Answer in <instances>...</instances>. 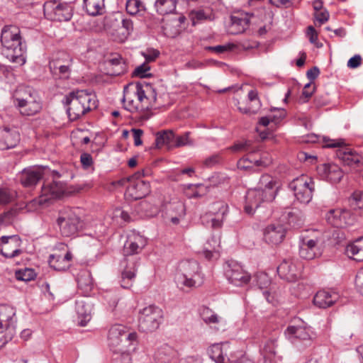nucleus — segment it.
I'll return each instance as SVG.
<instances>
[{"mask_svg": "<svg viewBox=\"0 0 363 363\" xmlns=\"http://www.w3.org/2000/svg\"><path fill=\"white\" fill-rule=\"evenodd\" d=\"M2 54L11 62L23 65L26 62V43L23 41L20 28L14 25L4 26L1 33Z\"/></svg>", "mask_w": 363, "mask_h": 363, "instance_id": "obj_1", "label": "nucleus"}, {"mask_svg": "<svg viewBox=\"0 0 363 363\" xmlns=\"http://www.w3.org/2000/svg\"><path fill=\"white\" fill-rule=\"evenodd\" d=\"M62 102L67 107V113L72 121L78 120L97 107L95 95L82 89L70 91L65 95Z\"/></svg>", "mask_w": 363, "mask_h": 363, "instance_id": "obj_2", "label": "nucleus"}, {"mask_svg": "<svg viewBox=\"0 0 363 363\" xmlns=\"http://www.w3.org/2000/svg\"><path fill=\"white\" fill-rule=\"evenodd\" d=\"M15 108L23 116H33L43 109V101L33 87L20 85L12 95Z\"/></svg>", "mask_w": 363, "mask_h": 363, "instance_id": "obj_3", "label": "nucleus"}, {"mask_svg": "<svg viewBox=\"0 0 363 363\" xmlns=\"http://www.w3.org/2000/svg\"><path fill=\"white\" fill-rule=\"evenodd\" d=\"M79 208H63L59 211L56 223L63 237L74 236L82 229L84 222L79 215Z\"/></svg>", "mask_w": 363, "mask_h": 363, "instance_id": "obj_4", "label": "nucleus"}, {"mask_svg": "<svg viewBox=\"0 0 363 363\" xmlns=\"http://www.w3.org/2000/svg\"><path fill=\"white\" fill-rule=\"evenodd\" d=\"M73 58L65 51H57L52 55L49 69L55 79H68L70 77Z\"/></svg>", "mask_w": 363, "mask_h": 363, "instance_id": "obj_5", "label": "nucleus"}, {"mask_svg": "<svg viewBox=\"0 0 363 363\" xmlns=\"http://www.w3.org/2000/svg\"><path fill=\"white\" fill-rule=\"evenodd\" d=\"M163 312L161 308L150 305L139 312L138 328L143 333H152L156 330L162 321Z\"/></svg>", "mask_w": 363, "mask_h": 363, "instance_id": "obj_6", "label": "nucleus"}, {"mask_svg": "<svg viewBox=\"0 0 363 363\" xmlns=\"http://www.w3.org/2000/svg\"><path fill=\"white\" fill-rule=\"evenodd\" d=\"M289 188L294 192L296 199L303 203H308L313 197L315 188L314 182L304 175L294 179Z\"/></svg>", "mask_w": 363, "mask_h": 363, "instance_id": "obj_7", "label": "nucleus"}, {"mask_svg": "<svg viewBox=\"0 0 363 363\" xmlns=\"http://www.w3.org/2000/svg\"><path fill=\"white\" fill-rule=\"evenodd\" d=\"M45 16L52 21H68L73 15V6L69 4H57L56 1H46L43 5Z\"/></svg>", "mask_w": 363, "mask_h": 363, "instance_id": "obj_8", "label": "nucleus"}, {"mask_svg": "<svg viewBox=\"0 0 363 363\" xmlns=\"http://www.w3.org/2000/svg\"><path fill=\"white\" fill-rule=\"evenodd\" d=\"M325 142L330 141L324 138ZM345 142L343 140H339L337 142L331 140V143H327L325 147H341L336 152L337 157L345 165L350 167H357L362 161V157L356 151L352 150L348 147H343Z\"/></svg>", "mask_w": 363, "mask_h": 363, "instance_id": "obj_9", "label": "nucleus"}, {"mask_svg": "<svg viewBox=\"0 0 363 363\" xmlns=\"http://www.w3.org/2000/svg\"><path fill=\"white\" fill-rule=\"evenodd\" d=\"M146 239L140 235L133 234L128 237L123 246V255L125 257L123 264H130L128 259H133L136 262V267L138 266V258L135 255L139 254L146 245Z\"/></svg>", "mask_w": 363, "mask_h": 363, "instance_id": "obj_10", "label": "nucleus"}, {"mask_svg": "<svg viewBox=\"0 0 363 363\" xmlns=\"http://www.w3.org/2000/svg\"><path fill=\"white\" fill-rule=\"evenodd\" d=\"M285 335L294 343L296 341L303 342L306 346L311 345L316 338L315 333L304 324L289 325L285 330Z\"/></svg>", "mask_w": 363, "mask_h": 363, "instance_id": "obj_11", "label": "nucleus"}, {"mask_svg": "<svg viewBox=\"0 0 363 363\" xmlns=\"http://www.w3.org/2000/svg\"><path fill=\"white\" fill-rule=\"evenodd\" d=\"M161 212L164 219L169 220L174 225H178L180 220L183 219L186 215V207L182 201L174 199L164 203L161 207Z\"/></svg>", "mask_w": 363, "mask_h": 363, "instance_id": "obj_12", "label": "nucleus"}, {"mask_svg": "<svg viewBox=\"0 0 363 363\" xmlns=\"http://www.w3.org/2000/svg\"><path fill=\"white\" fill-rule=\"evenodd\" d=\"M225 276L229 282L236 286H242L247 284L251 278L250 275L243 270L238 263L234 261L226 262Z\"/></svg>", "mask_w": 363, "mask_h": 363, "instance_id": "obj_13", "label": "nucleus"}, {"mask_svg": "<svg viewBox=\"0 0 363 363\" xmlns=\"http://www.w3.org/2000/svg\"><path fill=\"white\" fill-rule=\"evenodd\" d=\"M301 264L294 259H285L277 267V273L281 279L293 282L301 277Z\"/></svg>", "mask_w": 363, "mask_h": 363, "instance_id": "obj_14", "label": "nucleus"}, {"mask_svg": "<svg viewBox=\"0 0 363 363\" xmlns=\"http://www.w3.org/2000/svg\"><path fill=\"white\" fill-rule=\"evenodd\" d=\"M125 327L123 325L116 324L113 325L108 331V345L115 353H121L128 357L127 350L124 345V330Z\"/></svg>", "mask_w": 363, "mask_h": 363, "instance_id": "obj_15", "label": "nucleus"}, {"mask_svg": "<svg viewBox=\"0 0 363 363\" xmlns=\"http://www.w3.org/2000/svg\"><path fill=\"white\" fill-rule=\"evenodd\" d=\"M179 274L177 275L178 282L187 287L195 284L193 277L199 271V264L194 260L182 261L179 267Z\"/></svg>", "mask_w": 363, "mask_h": 363, "instance_id": "obj_16", "label": "nucleus"}, {"mask_svg": "<svg viewBox=\"0 0 363 363\" xmlns=\"http://www.w3.org/2000/svg\"><path fill=\"white\" fill-rule=\"evenodd\" d=\"M143 177H137L127 187L125 196L129 200H139L150 193V185L148 182L142 179Z\"/></svg>", "mask_w": 363, "mask_h": 363, "instance_id": "obj_17", "label": "nucleus"}, {"mask_svg": "<svg viewBox=\"0 0 363 363\" xmlns=\"http://www.w3.org/2000/svg\"><path fill=\"white\" fill-rule=\"evenodd\" d=\"M21 239L18 235L2 236L0 239V254L6 258H13L22 252L19 249Z\"/></svg>", "mask_w": 363, "mask_h": 363, "instance_id": "obj_18", "label": "nucleus"}, {"mask_svg": "<svg viewBox=\"0 0 363 363\" xmlns=\"http://www.w3.org/2000/svg\"><path fill=\"white\" fill-rule=\"evenodd\" d=\"M279 188V186L277 180L267 174L261 176L256 187V189L264 193L263 195L265 197V201L267 202H272L274 200Z\"/></svg>", "mask_w": 363, "mask_h": 363, "instance_id": "obj_19", "label": "nucleus"}, {"mask_svg": "<svg viewBox=\"0 0 363 363\" xmlns=\"http://www.w3.org/2000/svg\"><path fill=\"white\" fill-rule=\"evenodd\" d=\"M350 211L345 209H331L326 213L325 219L333 227L342 228L350 224Z\"/></svg>", "mask_w": 363, "mask_h": 363, "instance_id": "obj_20", "label": "nucleus"}, {"mask_svg": "<svg viewBox=\"0 0 363 363\" xmlns=\"http://www.w3.org/2000/svg\"><path fill=\"white\" fill-rule=\"evenodd\" d=\"M21 140L20 133L15 129L4 126L0 129V150L14 148Z\"/></svg>", "mask_w": 363, "mask_h": 363, "instance_id": "obj_21", "label": "nucleus"}, {"mask_svg": "<svg viewBox=\"0 0 363 363\" xmlns=\"http://www.w3.org/2000/svg\"><path fill=\"white\" fill-rule=\"evenodd\" d=\"M263 192L257 189H250L245 196V212L249 215H252L255 211L265 201Z\"/></svg>", "mask_w": 363, "mask_h": 363, "instance_id": "obj_22", "label": "nucleus"}, {"mask_svg": "<svg viewBox=\"0 0 363 363\" xmlns=\"http://www.w3.org/2000/svg\"><path fill=\"white\" fill-rule=\"evenodd\" d=\"M286 235V230L282 225H269L264 231V240L272 245L281 243Z\"/></svg>", "mask_w": 363, "mask_h": 363, "instance_id": "obj_23", "label": "nucleus"}, {"mask_svg": "<svg viewBox=\"0 0 363 363\" xmlns=\"http://www.w3.org/2000/svg\"><path fill=\"white\" fill-rule=\"evenodd\" d=\"M318 239L303 238L299 247V255L305 259H313L320 254Z\"/></svg>", "mask_w": 363, "mask_h": 363, "instance_id": "obj_24", "label": "nucleus"}, {"mask_svg": "<svg viewBox=\"0 0 363 363\" xmlns=\"http://www.w3.org/2000/svg\"><path fill=\"white\" fill-rule=\"evenodd\" d=\"M41 193V197H45L44 201L60 198L65 193L64 184L53 181L52 183L43 184Z\"/></svg>", "mask_w": 363, "mask_h": 363, "instance_id": "obj_25", "label": "nucleus"}, {"mask_svg": "<svg viewBox=\"0 0 363 363\" xmlns=\"http://www.w3.org/2000/svg\"><path fill=\"white\" fill-rule=\"evenodd\" d=\"M43 169L30 168L24 169L20 176V181L25 187H31L38 184L43 178Z\"/></svg>", "mask_w": 363, "mask_h": 363, "instance_id": "obj_26", "label": "nucleus"}, {"mask_svg": "<svg viewBox=\"0 0 363 363\" xmlns=\"http://www.w3.org/2000/svg\"><path fill=\"white\" fill-rule=\"evenodd\" d=\"M338 298L337 293L323 290L316 293L313 297V303L320 308H327L336 303Z\"/></svg>", "mask_w": 363, "mask_h": 363, "instance_id": "obj_27", "label": "nucleus"}, {"mask_svg": "<svg viewBox=\"0 0 363 363\" xmlns=\"http://www.w3.org/2000/svg\"><path fill=\"white\" fill-rule=\"evenodd\" d=\"M214 216L210 218L211 227L213 228H220L223 220L228 213V206L223 202L215 203L213 206Z\"/></svg>", "mask_w": 363, "mask_h": 363, "instance_id": "obj_28", "label": "nucleus"}, {"mask_svg": "<svg viewBox=\"0 0 363 363\" xmlns=\"http://www.w3.org/2000/svg\"><path fill=\"white\" fill-rule=\"evenodd\" d=\"M247 106H240V102L236 104L238 110L245 114H256L261 107V103L258 98V94L256 90H250L247 94Z\"/></svg>", "mask_w": 363, "mask_h": 363, "instance_id": "obj_29", "label": "nucleus"}, {"mask_svg": "<svg viewBox=\"0 0 363 363\" xmlns=\"http://www.w3.org/2000/svg\"><path fill=\"white\" fill-rule=\"evenodd\" d=\"M128 260L130 262L131 265L125 264L121 273V286L123 289H130L133 286L138 269L135 260L133 259H128Z\"/></svg>", "mask_w": 363, "mask_h": 363, "instance_id": "obj_30", "label": "nucleus"}, {"mask_svg": "<svg viewBox=\"0 0 363 363\" xmlns=\"http://www.w3.org/2000/svg\"><path fill=\"white\" fill-rule=\"evenodd\" d=\"M278 347L277 338H270L265 342L261 350V354L263 356L264 363H274Z\"/></svg>", "mask_w": 363, "mask_h": 363, "instance_id": "obj_31", "label": "nucleus"}, {"mask_svg": "<svg viewBox=\"0 0 363 363\" xmlns=\"http://www.w3.org/2000/svg\"><path fill=\"white\" fill-rule=\"evenodd\" d=\"M229 33L232 35L242 33L248 28L250 20L245 15L231 16Z\"/></svg>", "mask_w": 363, "mask_h": 363, "instance_id": "obj_32", "label": "nucleus"}, {"mask_svg": "<svg viewBox=\"0 0 363 363\" xmlns=\"http://www.w3.org/2000/svg\"><path fill=\"white\" fill-rule=\"evenodd\" d=\"M16 315L15 309L9 305H0V329L14 327L13 317Z\"/></svg>", "mask_w": 363, "mask_h": 363, "instance_id": "obj_33", "label": "nucleus"}, {"mask_svg": "<svg viewBox=\"0 0 363 363\" xmlns=\"http://www.w3.org/2000/svg\"><path fill=\"white\" fill-rule=\"evenodd\" d=\"M135 94L140 104L149 106L150 98L146 95V93L149 91L152 92L153 100H156V93L150 84L147 83L142 84L140 82H137L135 84Z\"/></svg>", "mask_w": 363, "mask_h": 363, "instance_id": "obj_34", "label": "nucleus"}, {"mask_svg": "<svg viewBox=\"0 0 363 363\" xmlns=\"http://www.w3.org/2000/svg\"><path fill=\"white\" fill-rule=\"evenodd\" d=\"M77 281L79 289L85 294H89L94 287L93 278L88 269H82L79 272Z\"/></svg>", "mask_w": 363, "mask_h": 363, "instance_id": "obj_35", "label": "nucleus"}, {"mask_svg": "<svg viewBox=\"0 0 363 363\" xmlns=\"http://www.w3.org/2000/svg\"><path fill=\"white\" fill-rule=\"evenodd\" d=\"M345 253L348 257L357 262H363V238L357 239L353 243L347 245Z\"/></svg>", "mask_w": 363, "mask_h": 363, "instance_id": "obj_36", "label": "nucleus"}, {"mask_svg": "<svg viewBox=\"0 0 363 363\" xmlns=\"http://www.w3.org/2000/svg\"><path fill=\"white\" fill-rule=\"evenodd\" d=\"M76 311L78 315L79 325L82 327L86 325L91 320V306L84 301H77L76 302Z\"/></svg>", "mask_w": 363, "mask_h": 363, "instance_id": "obj_37", "label": "nucleus"}, {"mask_svg": "<svg viewBox=\"0 0 363 363\" xmlns=\"http://www.w3.org/2000/svg\"><path fill=\"white\" fill-rule=\"evenodd\" d=\"M175 134L171 130L158 132L156 134L155 146L160 148L166 145L169 149L173 148L174 145Z\"/></svg>", "mask_w": 363, "mask_h": 363, "instance_id": "obj_38", "label": "nucleus"}, {"mask_svg": "<svg viewBox=\"0 0 363 363\" xmlns=\"http://www.w3.org/2000/svg\"><path fill=\"white\" fill-rule=\"evenodd\" d=\"M84 8L90 16L102 15L105 11L104 0H84Z\"/></svg>", "mask_w": 363, "mask_h": 363, "instance_id": "obj_39", "label": "nucleus"}, {"mask_svg": "<svg viewBox=\"0 0 363 363\" xmlns=\"http://www.w3.org/2000/svg\"><path fill=\"white\" fill-rule=\"evenodd\" d=\"M323 172L326 179L331 183H338L344 175L341 168L334 164H324Z\"/></svg>", "mask_w": 363, "mask_h": 363, "instance_id": "obj_40", "label": "nucleus"}, {"mask_svg": "<svg viewBox=\"0 0 363 363\" xmlns=\"http://www.w3.org/2000/svg\"><path fill=\"white\" fill-rule=\"evenodd\" d=\"M174 352L173 349L164 345L157 350L155 357L157 363H170L174 357Z\"/></svg>", "mask_w": 363, "mask_h": 363, "instance_id": "obj_41", "label": "nucleus"}, {"mask_svg": "<svg viewBox=\"0 0 363 363\" xmlns=\"http://www.w3.org/2000/svg\"><path fill=\"white\" fill-rule=\"evenodd\" d=\"M176 5V0H156L155 4L157 12L162 16L173 13Z\"/></svg>", "mask_w": 363, "mask_h": 363, "instance_id": "obj_42", "label": "nucleus"}, {"mask_svg": "<svg viewBox=\"0 0 363 363\" xmlns=\"http://www.w3.org/2000/svg\"><path fill=\"white\" fill-rule=\"evenodd\" d=\"M122 102L124 104V108L130 112L144 111L149 109L148 105L144 106L143 104H140L138 102H135L133 99H130L128 94L125 92V89H124V96Z\"/></svg>", "mask_w": 363, "mask_h": 363, "instance_id": "obj_43", "label": "nucleus"}, {"mask_svg": "<svg viewBox=\"0 0 363 363\" xmlns=\"http://www.w3.org/2000/svg\"><path fill=\"white\" fill-rule=\"evenodd\" d=\"M210 358L216 363H224L225 357L223 354L222 347L219 344L211 345L208 350Z\"/></svg>", "mask_w": 363, "mask_h": 363, "instance_id": "obj_44", "label": "nucleus"}, {"mask_svg": "<svg viewBox=\"0 0 363 363\" xmlns=\"http://www.w3.org/2000/svg\"><path fill=\"white\" fill-rule=\"evenodd\" d=\"M200 315L207 324L218 323L219 322L218 316L208 307L202 306L200 309Z\"/></svg>", "mask_w": 363, "mask_h": 363, "instance_id": "obj_45", "label": "nucleus"}, {"mask_svg": "<svg viewBox=\"0 0 363 363\" xmlns=\"http://www.w3.org/2000/svg\"><path fill=\"white\" fill-rule=\"evenodd\" d=\"M48 262L50 267L57 271H62L68 268V264L64 262L62 256L60 255H50Z\"/></svg>", "mask_w": 363, "mask_h": 363, "instance_id": "obj_46", "label": "nucleus"}, {"mask_svg": "<svg viewBox=\"0 0 363 363\" xmlns=\"http://www.w3.org/2000/svg\"><path fill=\"white\" fill-rule=\"evenodd\" d=\"M108 62L111 65L115 66L116 67V69L113 70L111 74L118 76L123 74L125 72L126 65L121 56L118 55L108 60Z\"/></svg>", "mask_w": 363, "mask_h": 363, "instance_id": "obj_47", "label": "nucleus"}, {"mask_svg": "<svg viewBox=\"0 0 363 363\" xmlns=\"http://www.w3.org/2000/svg\"><path fill=\"white\" fill-rule=\"evenodd\" d=\"M15 276L16 279L24 281L33 280L36 277V273L31 268H25L16 272Z\"/></svg>", "mask_w": 363, "mask_h": 363, "instance_id": "obj_48", "label": "nucleus"}, {"mask_svg": "<svg viewBox=\"0 0 363 363\" xmlns=\"http://www.w3.org/2000/svg\"><path fill=\"white\" fill-rule=\"evenodd\" d=\"M144 9V6L140 0H128L126 1L125 9L130 15H136L140 11Z\"/></svg>", "mask_w": 363, "mask_h": 363, "instance_id": "obj_49", "label": "nucleus"}, {"mask_svg": "<svg viewBox=\"0 0 363 363\" xmlns=\"http://www.w3.org/2000/svg\"><path fill=\"white\" fill-rule=\"evenodd\" d=\"M0 347L11 341L15 334V327L0 329Z\"/></svg>", "mask_w": 363, "mask_h": 363, "instance_id": "obj_50", "label": "nucleus"}, {"mask_svg": "<svg viewBox=\"0 0 363 363\" xmlns=\"http://www.w3.org/2000/svg\"><path fill=\"white\" fill-rule=\"evenodd\" d=\"M16 193L7 188H0V204L11 203L15 198Z\"/></svg>", "mask_w": 363, "mask_h": 363, "instance_id": "obj_51", "label": "nucleus"}, {"mask_svg": "<svg viewBox=\"0 0 363 363\" xmlns=\"http://www.w3.org/2000/svg\"><path fill=\"white\" fill-rule=\"evenodd\" d=\"M21 211V208H11L8 211L1 214L0 221L4 224L11 223L12 220Z\"/></svg>", "mask_w": 363, "mask_h": 363, "instance_id": "obj_52", "label": "nucleus"}, {"mask_svg": "<svg viewBox=\"0 0 363 363\" xmlns=\"http://www.w3.org/2000/svg\"><path fill=\"white\" fill-rule=\"evenodd\" d=\"M189 132H186L182 135L175 136L174 147H179L184 145H192L193 141L189 139Z\"/></svg>", "mask_w": 363, "mask_h": 363, "instance_id": "obj_53", "label": "nucleus"}, {"mask_svg": "<svg viewBox=\"0 0 363 363\" xmlns=\"http://www.w3.org/2000/svg\"><path fill=\"white\" fill-rule=\"evenodd\" d=\"M145 176V174H144V171H138L137 172H135V174H133V175L128 177H125V178H122L119 180H117V181H115V182H113L112 184L115 186H125L128 182H129L130 184L132 183V181L133 179H135V177H144Z\"/></svg>", "mask_w": 363, "mask_h": 363, "instance_id": "obj_54", "label": "nucleus"}, {"mask_svg": "<svg viewBox=\"0 0 363 363\" xmlns=\"http://www.w3.org/2000/svg\"><path fill=\"white\" fill-rule=\"evenodd\" d=\"M236 48V45L233 43H227L225 45H219L216 46H208L206 50L214 51L217 53H223L233 50Z\"/></svg>", "mask_w": 363, "mask_h": 363, "instance_id": "obj_55", "label": "nucleus"}, {"mask_svg": "<svg viewBox=\"0 0 363 363\" xmlns=\"http://www.w3.org/2000/svg\"><path fill=\"white\" fill-rule=\"evenodd\" d=\"M150 69L149 65L145 63L137 67L133 72V76L140 77V78H146L150 77L151 74H147V72Z\"/></svg>", "mask_w": 363, "mask_h": 363, "instance_id": "obj_56", "label": "nucleus"}, {"mask_svg": "<svg viewBox=\"0 0 363 363\" xmlns=\"http://www.w3.org/2000/svg\"><path fill=\"white\" fill-rule=\"evenodd\" d=\"M307 36L311 43L315 45L317 48H321L323 44L318 42V33L313 26H310L307 28Z\"/></svg>", "mask_w": 363, "mask_h": 363, "instance_id": "obj_57", "label": "nucleus"}, {"mask_svg": "<svg viewBox=\"0 0 363 363\" xmlns=\"http://www.w3.org/2000/svg\"><path fill=\"white\" fill-rule=\"evenodd\" d=\"M223 159L220 154H214L203 161V164L206 167H213L222 162Z\"/></svg>", "mask_w": 363, "mask_h": 363, "instance_id": "obj_58", "label": "nucleus"}, {"mask_svg": "<svg viewBox=\"0 0 363 363\" xmlns=\"http://www.w3.org/2000/svg\"><path fill=\"white\" fill-rule=\"evenodd\" d=\"M315 18L321 25L326 23L330 17V13L326 9L322 11L315 12L314 14Z\"/></svg>", "mask_w": 363, "mask_h": 363, "instance_id": "obj_59", "label": "nucleus"}, {"mask_svg": "<svg viewBox=\"0 0 363 363\" xmlns=\"http://www.w3.org/2000/svg\"><path fill=\"white\" fill-rule=\"evenodd\" d=\"M252 163V160H250L248 157H242L238 161L237 167L240 169H250L253 167Z\"/></svg>", "mask_w": 363, "mask_h": 363, "instance_id": "obj_60", "label": "nucleus"}, {"mask_svg": "<svg viewBox=\"0 0 363 363\" xmlns=\"http://www.w3.org/2000/svg\"><path fill=\"white\" fill-rule=\"evenodd\" d=\"M80 162L84 169H88L93 164V159L90 154L84 152L80 156Z\"/></svg>", "mask_w": 363, "mask_h": 363, "instance_id": "obj_61", "label": "nucleus"}, {"mask_svg": "<svg viewBox=\"0 0 363 363\" xmlns=\"http://www.w3.org/2000/svg\"><path fill=\"white\" fill-rule=\"evenodd\" d=\"M202 253L207 260H211L215 257L216 255H218V251L216 250L215 246H205L203 247Z\"/></svg>", "mask_w": 363, "mask_h": 363, "instance_id": "obj_62", "label": "nucleus"}, {"mask_svg": "<svg viewBox=\"0 0 363 363\" xmlns=\"http://www.w3.org/2000/svg\"><path fill=\"white\" fill-rule=\"evenodd\" d=\"M357 290L363 296V269L359 270L355 277Z\"/></svg>", "mask_w": 363, "mask_h": 363, "instance_id": "obj_63", "label": "nucleus"}, {"mask_svg": "<svg viewBox=\"0 0 363 363\" xmlns=\"http://www.w3.org/2000/svg\"><path fill=\"white\" fill-rule=\"evenodd\" d=\"M353 205L356 208H363V192H354L352 194Z\"/></svg>", "mask_w": 363, "mask_h": 363, "instance_id": "obj_64", "label": "nucleus"}]
</instances>
